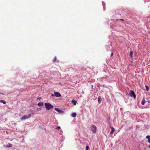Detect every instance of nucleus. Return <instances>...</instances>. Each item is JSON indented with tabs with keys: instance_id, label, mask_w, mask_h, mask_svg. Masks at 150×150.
Returning a JSON list of instances; mask_svg holds the SVG:
<instances>
[{
	"instance_id": "1",
	"label": "nucleus",
	"mask_w": 150,
	"mask_h": 150,
	"mask_svg": "<svg viewBox=\"0 0 150 150\" xmlns=\"http://www.w3.org/2000/svg\"><path fill=\"white\" fill-rule=\"evenodd\" d=\"M45 106L46 110H49L53 108V106L51 104L46 103H45Z\"/></svg>"
},
{
	"instance_id": "2",
	"label": "nucleus",
	"mask_w": 150,
	"mask_h": 150,
	"mask_svg": "<svg viewBox=\"0 0 150 150\" xmlns=\"http://www.w3.org/2000/svg\"><path fill=\"white\" fill-rule=\"evenodd\" d=\"M91 129L92 131L94 133H95L96 132L97 129L95 125H92L91 126Z\"/></svg>"
},
{
	"instance_id": "3",
	"label": "nucleus",
	"mask_w": 150,
	"mask_h": 150,
	"mask_svg": "<svg viewBox=\"0 0 150 150\" xmlns=\"http://www.w3.org/2000/svg\"><path fill=\"white\" fill-rule=\"evenodd\" d=\"M31 116V115L30 114H29L28 116H27L25 115H24L21 118V120H25L26 119H28V118L30 117Z\"/></svg>"
},
{
	"instance_id": "4",
	"label": "nucleus",
	"mask_w": 150,
	"mask_h": 150,
	"mask_svg": "<svg viewBox=\"0 0 150 150\" xmlns=\"http://www.w3.org/2000/svg\"><path fill=\"white\" fill-rule=\"evenodd\" d=\"M130 96L131 97H133L134 99H135L136 97V96L135 93L134 92V91L132 90H131L130 91Z\"/></svg>"
},
{
	"instance_id": "5",
	"label": "nucleus",
	"mask_w": 150,
	"mask_h": 150,
	"mask_svg": "<svg viewBox=\"0 0 150 150\" xmlns=\"http://www.w3.org/2000/svg\"><path fill=\"white\" fill-rule=\"evenodd\" d=\"M54 94H55V96L56 97H60L61 96V94L58 92H54Z\"/></svg>"
},
{
	"instance_id": "6",
	"label": "nucleus",
	"mask_w": 150,
	"mask_h": 150,
	"mask_svg": "<svg viewBox=\"0 0 150 150\" xmlns=\"http://www.w3.org/2000/svg\"><path fill=\"white\" fill-rule=\"evenodd\" d=\"M55 110L57 112L59 113H63L64 111L62 110H61L57 108H54Z\"/></svg>"
},
{
	"instance_id": "7",
	"label": "nucleus",
	"mask_w": 150,
	"mask_h": 150,
	"mask_svg": "<svg viewBox=\"0 0 150 150\" xmlns=\"http://www.w3.org/2000/svg\"><path fill=\"white\" fill-rule=\"evenodd\" d=\"M110 128L111 129V130L110 133V134H112L113 133V132L115 131V129L114 128L112 127H110Z\"/></svg>"
},
{
	"instance_id": "8",
	"label": "nucleus",
	"mask_w": 150,
	"mask_h": 150,
	"mask_svg": "<svg viewBox=\"0 0 150 150\" xmlns=\"http://www.w3.org/2000/svg\"><path fill=\"white\" fill-rule=\"evenodd\" d=\"M37 105L39 106H42L43 105V103L39 102L38 104Z\"/></svg>"
},
{
	"instance_id": "9",
	"label": "nucleus",
	"mask_w": 150,
	"mask_h": 150,
	"mask_svg": "<svg viewBox=\"0 0 150 150\" xmlns=\"http://www.w3.org/2000/svg\"><path fill=\"white\" fill-rule=\"evenodd\" d=\"M145 99L144 98L142 101L141 104L142 105H144L145 104Z\"/></svg>"
},
{
	"instance_id": "10",
	"label": "nucleus",
	"mask_w": 150,
	"mask_h": 150,
	"mask_svg": "<svg viewBox=\"0 0 150 150\" xmlns=\"http://www.w3.org/2000/svg\"><path fill=\"white\" fill-rule=\"evenodd\" d=\"M76 113L75 112L71 114V116L73 117H75L76 116Z\"/></svg>"
},
{
	"instance_id": "11",
	"label": "nucleus",
	"mask_w": 150,
	"mask_h": 150,
	"mask_svg": "<svg viewBox=\"0 0 150 150\" xmlns=\"http://www.w3.org/2000/svg\"><path fill=\"white\" fill-rule=\"evenodd\" d=\"M133 54V52L131 51L130 52L129 54V55L130 56V57L132 58V57Z\"/></svg>"
},
{
	"instance_id": "12",
	"label": "nucleus",
	"mask_w": 150,
	"mask_h": 150,
	"mask_svg": "<svg viewBox=\"0 0 150 150\" xmlns=\"http://www.w3.org/2000/svg\"><path fill=\"white\" fill-rule=\"evenodd\" d=\"M101 97L100 96H99L98 97V103H100L101 102V100H100V99H101Z\"/></svg>"
},
{
	"instance_id": "13",
	"label": "nucleus",
	"mask_w": 150,
	"mask_h": 150,
	"mask_svg": "<svg viewBox=\"0 0 150 150\" xmlns=\"http://www.w3.org/2000/svg\"><path fill=\"white\" fill-rule=\"evenodd\" d=\"M72 102L74 105H76V101L74 100L73 99L72 100Z\"/></svg>"
},
{
	"instance_id": "14",
	"label": "nucleus",
	"mask_w": 150,
	"mask_h": 150,
	"mask_svg": "<svg viewBox=\"0 0 150 150\" xmlns=\"http://www.w3.org/2000/svg\"><path fill=\"white\" fill-rule=\"evenodd\" d=\"M0 102L4 104H5L6 103V102L5 100H1Z\"/></svg>"
},
{
	"instance_id": "15",
	"label": "nucleus",
	"mask_w": 150,
	"mask_h": 150,
	"mask_svg": "<svg viewBox=\"0 0 150 150\" xmlns=\"http://www.w3.org/2000/svg\"><path fill=\"white\" fill-rule=\"evenodd\" d=\"M57 58L56 57H55L53 60L52 61L53 62H56Z\"/></svg>"
},
{
	"instance_id": "16",
	"label": "nucleus",
	"mask_w": 150,
	"mask_h": 150,
	"mask_svg": "<svg viewBox=\"0 0 150 150\" xmlns=\"http://www.w3.org/2000/svg\"><path fill=\"white\" fill-rule=\"evenodd\" d=\"M145 87H146V90L147 91H148L149 89V88L148 86H145Z\"/></svg>"
},
{
	"instance_id": "17",
	"label": "nucleus",
	"mask_w": 150,
	"mask_h": 150,
	"mask_svg": "<svg viewBox=\"0 0 150 150\" xmlns=\"http://www.w3.org/2000/svg\"><path fill=\"white\" fill-rule=\"evenodd\" d=\"M146 138L148 139H150V136H146Z\"/></svg>"
},
{
	"instance_id": "18",
	"label": "nucleus",
	"mask_w": 150,
	"mask_h": 150,
	"mask_svg": "<svg viewBox=\"0 0 150 150\" xmlns=\"http://www.w3.org/2000/svg\"><path fill=\"white\" fill-rule=\"evenodd\" d=\"M89 148V147L88 146H86V150H88V149Z\"/></svg>"
},
{
	"instance_id": "19",
	"label": "nucleus",
	"mask_w": 150,
	"mask_h": 150,
	"mask_svg": "<svg viewBox=\"0 0 150 150\" xmlns=\"http://www.w3.org/2000/svg\"><path fill=\"white\" fill-rule=\"evenodd\" d=\"M60 128V127H59V126H58V127H56V129H59Z\"/></svg>"
},
{
	"instance_id": "20",
	"label": "nucleus",
	"mask_w": 150,
	"mask_h": 150,
	"mask_svg": "<svg viewBox=\"0 0 150 150\" xmlns=\"http://www.w3.org/2000/svg\"><path fill=\"white\" fill-rule=\"evenodd\" d=\"M51 96H55V94H52L51 95Z\"/></svg>"
},
{
	"instance_id": "21",
	"label": "nucleus",
	"mask_w": 150,
	"mask_h": 150,
	"mask_svg": "<svg viewBox=\"0 0 150 150\" xmlns=\"http://www.w3.org/2000/svg\"><path fill=\"white\" fill-rule=\"evenodd\" d=\"M148 142L150 143V139H148Z\"/></svg>"
},
{
	"instance_id": "22",
	"label": "nucleus",
	"mask_w": 150,
	"mask_h": 150,
	"mask_svg": "<svg viewBox=\"0 0 150 150\" xmlns=\"http://www.w3.org/2000/svg\"><path fill=\"white\" fill-rule=\"evenodd\" d=\"M113 55V53H112L111 54V56L112 57Z\"/></svg>"
},
{
	"instance_id": "23",
	"label": "nucleus",
	"mask_w": 150,
	"mask_h": 150,
	"mask_svg": "<svg viewBox=\"0 0 150 150\" xmlns=\"http://www.w3.org/2000/svg\"><path fill=\"white\" fill-rule=\"evenodd\" d=\"M121 20V21H124V20H123V19H121V20Z\"/></svg>"
},
{
	"instance_id": "24",
	"label": "nucleus",
	"mask_w": 150,
	"mask_h": 150,
	"mask_svg": "<svg viewBox=\"0 0 150 150\" xmlns=\"http://www.w3.org/2000/svg\"><path fill=\"white\" fill-rule=\"evenodd\" d=\"M41 98H39V99H40Z\"/></svg>"
},
{
	"instance_id": "25",
	"label": "nucleus",
	"mask_w": 150,
	"mask_h": 150,
	"mask_svg": "<svg viewBox=\"0 0 150 150\" xmlns=\"http://www.w3.org/2000/svg\"><path fill=\"white\" fill-rule=\"evenodd\" d=\"M147 102H148L149 103H150V102H148V101Z\"/></svg>"
},
{
	"instance_id": "26",
	"label": "nucleus",
	"mask_w": 150,
	"mask_h": 150,
	"mask_svg": "<svg viewBox=\"0 0 150 150\" xmlns=\"http://www.w3.org/2000/svg\"><path fill=\"white\" fill-rule=\"evenodd\" d=\"M92 87H93V85L92 86Z\"/></svg>"
}]
</instances>
